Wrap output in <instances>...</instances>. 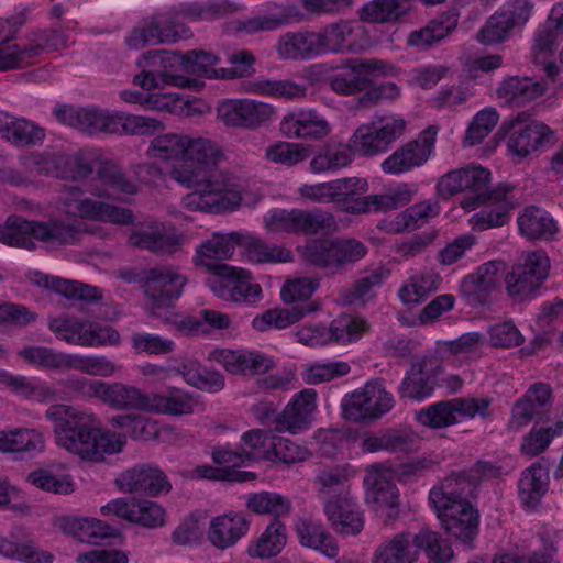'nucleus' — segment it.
<instances>
[{
	"instance_id": "f257e3e1",
	"label": "nucleus",
	"mask_w": 563,
	"mask_h": 563,
	"mask_svg": "<svg viewBox=\"0 0 563 563\" xmlns=\"http://www.w3.org/2000/svg\"><path fill=\"white\" fill-rule=\"evenodd\" d=\"M218 144L206 137H188L183 164L172 168V177L192 191L185 195L181 206L188 211L220 214L240 207L241 192L235 186L214 179V170L223 158Z\"/></svg>"
},
{
	"instance_id": "f03ea898",
	"label": "nucleus",
	"mask_w": 563,
	"mask_h": 563,
	"mask_svg": "<svg viewBox=\"0 0 563 563\" xmlns=\"http://www.w3.org/2000/svg\"><path fill=\"white\" fill-rule=\"evenodd\" d=\"M218 62L213 53L199 49L148 51L139 59L143 70L134 76L133 82L147 91L165 87L200 91L205 87L201 78L214 76L212 66Z\"/></svg>"
},
{
	"instance_id": "7ed1b4c3",
	"label": "nucleus",
	"mask_w": 563,
	"mask_h": 563,
	"mask_svg": "<svg viewBox=\"0 0 563 563\" xmlns=\"http://www.w3.org/2000/svg\"><path fill=\"white\" fill-rule=\"evenodd\" d=\"M77 210L87 220L133 225L128 235V245L156 256L174 255L181 250L185 242L184 234L173 222L147 220L135 223L134 213L124 207L86 198L79 201Z\"/></svg>"
},
{
	"instance_id": "20e7f679",
	"label": "nucleus",
	"mask_w": 563,
	"mask_h": 563,
	"mask_svg": "<svg viewBox=\"0 0 563 563\" xmlns=\"http://www.w3.org/2000/svg\"><path fill=\"white\" fill-rule=\"evenodd\" d=\"M430 460H386L373 464L364 478L366 501L376 510H387L388 517L397 515L399 493L394 481L412 482L424 475Z\"/></svg>"
},
{
	"instance_id": "39448f33",
	"label": "nucleus",
	"mask_w": 563,
	"mask_h": 563,
	"mask_svg": "<svg viewBox=\"0 0 563 563\" xmlns=\"http://www.w3.org/2000/svg\"><path fill=\"white\" fill-rule=\"evenodd\" d=\"M423 549L434 563H445L453 558V550L448 540L438 532L422 528L417 534L400 532L380 543L373 555V563H413L417 553L412 550Z\"/></svg>"
},
{
	"instance_id": "423d86ee",
	"label": "nucleus",
	"mask_w": 563,
	"mask_h": 563,
	"mask_svg": "<svg viewBox=\"0 0 563 563\" xmlns=\"http://www.w3.org/2000/svg\"><path fill=\"white\" fill-rule=\"evenodd\" d=\"M509 472L510 468L500 465L498 460H478L474 468L454 472L446 476L439 486L433 487L429 493V501L432 508L470 503L468 499L475 496L481 479L498 478Z\"/></svg>"
},
{
	"instance_id": "0eeeda50",
	"label": "nucleus",
	"mask_w": 563,
	"mask_h": 563,
	"mask_svg": "<svg viewBox=\"0 0 563 563\" xmlns=\"http://www.w3.org/2000/svg\"><path fill=\"white\" fill-rule=\"evenodd\" d=\"M366 245L354 238H314L301 247L306 263L332 274L340 273L367 254Z\"/></svg>"
},
{
	"instance_id": "6e6552de",
	"label": "nucleus",
	"mask_w": 563,
	"mask_h": 563,
	"mask_svg": "<svg viewBox=\"0 0 563 563\" xmlns=\"http://www.w3.org/2000/svg\"><path fill=\"white\" fill-rule=\"evenodd\" d=\"M241 451L229 445L218 446L211 457H308V450L292 440L261 429L241 435Z\"/></svg>"
},
{
	"instance_id": "1a4fd4ad",
	"label": "nucleus",
	"mask_w": 563,
	"mask_h": 563,
	"mask_svg": "<svg viewBox=\"0 0 563 563\" xmlns=\"http://www.w3.org/2000/svg\"><path fill=\"white\" fill-rule=\"evenodd\" d=\"M70 239V223L59 219L47 222L26 220L20 216L8 217L5 224L0 229V242L12 247L32 250L33 240L63 244Z\"/></svg>"
},
{
	"instance_id": "9d476101",
	"label": "nucleus",
	"mask_w": 563,
	"mask_h": 563,
	"mask_svg": "<svg viewBox=\"0 0 563 563\" xmlns=\"http://www.w3.org/2000/svg\"><path fill=\"white\" fill-rule=\"evenodd\" d=\"M395 406L394 395L382 380L367 382L341 400L342 416L351 422H372L388 413Z\"/></svg>"
},
{
	"instance_id": "9b49d317",
	"label": "nucleus",
	"mask_w": 563,
	"mask_h": 563,
	"mask_svg": "<svg viewBox=\"0 0 563 563\" xmlns=\"http://www.w3.org/2000/svg\"><path fill=\"white\" fill-rule=\"evenodd\" d=\"M93 173L102 184L115 191L126 195L137 191L136 185L126 177L122 168L106 158L100 150L85 148L73 155V180L78 177L87 178Z\"/></svg>"
},
{
	"instance_id": "f8f14e48",
	"label": "nucleus",
	"mask_w": 563,
	"mask_h": 563,
	"mask_svg": "<svg viewBox=\"0 0 563 563\" xmlns=\"http://www.w3.org/2000/svg\"><path fill=\"white\" fill-rule=\"evenodd\" d=\"M265 225L269 231L286 232L290 234H317L331 229L334 217L322 210L312 211L297 208H273L264 217Z\"/></svg>"
},
{
	"instance_id": "ddd939ff",
	"label": "nucleus",
	"mask_w": 563,
	"mask_h": 563,
	"mask_svg": "<svg viewBox=\"0 0 563 563\" xmlns=\"http://www.w3.org/2000/svg\"><path fill=\"white\" fill-rule=\"evenodd\" d=\"M525 114L518 113L508 125L504 123L507 132L508 153L519 159L544 151L554 139V131L545 123L537 120L525 121Z\"/></svg>"
},
{
	"instance_id": "4468645a",
	"label": "nucleus",
	"mask_w": 563,
	"mask_h": 563,
	"mask_svg": "<svg viewBox=\"0 0 563 563\" xmlns=\"http://www.w3.org/2000/svg\"><path fill=\"white\" fill-rule=\"evenodd\" d=\"M406 121L399 117H387L378 123L358 126L346 144L353 157L374 156L386 152L389 146L401 136Z\"/></svg>"
},
{
	"instance_id": "2eb2a0df",
	"label": "nucleus",
	"mask_w": 563,
	"mask_h": 563,
	"mask_svg": "<svg viewBox=\"0 0 563 563\" xmlns=\"http://www.w3.org/2000/svg\"><path fill=\"white\" fill-rule=\"evenodd\" d=\"M78 411L73 407V455L78 457H103L120 453L125 435L108 429L78 426Z\"/></svg>"
},
{
	"instance_id": "dca6fc26",
	"label": "nucleus",
	"mask_w": 563,
	"mask_h": 563,
	"mask_svg": "<svg viewBox=\"0 0 563 563\" xmlns=\"http://www.w3.org/2000/svg\"><path fill=\"white\" fill-rule=\"evenodd\" d=\"M84 391L89 397H96L112 409H140L146 411L147 393L140 388L122 383H106L96 379H79L73 377V394Z\"/></svg>"
},
{
	"instance_id": "f3484780",
	"label": "nucleus",
	"mask_w": 563,
	"mask_h": 563,
	"mask_svg": "<svg viewBox=\"0 0 563 563\" xmlns=\"http://www.w3.org/2000/svg\"><path fill=\"white\" fill-rule=\"evenodd\" d=\"M208 269L220 278L219 296L224 300L253 305L261 300L262 288L251 280L246 269L224 263H205Z\"/></svg>"
},
{
	"instance_id": "a211bd4d",
	"label": "nucleus",
	"mask_w": 563,
	"mask_h": 563,
	"mask_svg": "<svg viewBox=\"0 0 563 563\" xmlns=\"http://www.w3.org/2000/svg\"><path fill=\"white\" fill-rule=\"evenodd\" d=\"M321 56L339 53H360L367 49L371 40L363 26L351 21H339L316 31Z\"/></svg>"
},
{
	"instance_id": "6ab92c4d",
	"label": "nucleus",
	"mask_w": 563,
	"mask_h": 563,
	"mask_svg": "<svg viewBox=\"0 0 563 563\" xmlns=\"http://www.w3.org/2000/svg\"><path fill=\"white\" fill-rule=\"evenodd\" d=\"M438 132L435 125L426 128L416 140L395 151L382 163L383 172L399 175L423 165L434 151Z\"/></svg>"
},
{
	"instance_id": "aec40b11",
	"label": "nucleus",
	"mask_w": 563,
	"mask_h": 563,
	"mask_svg": "<svg viewBox=\"0 0 563 563\" xmlns=\"http://www.w3.org/2000/svg\"><path fill=\"white\" fill-rule=\"evenodd\" d=\"M442 374L443 366L428 361L427 357L416 356L399 385V394L402 398L417 402L424 401L441 385Z\"/></svg>"
},
{
	"instance_id": "412c9836",
	"label": "nucleus",
	"mask_w": 563,
	"mask_h": 563,
	"mask_svg": "<svg viewBox=\"0 0 563 563\" xmlns=\"http://www.w3.org/2000/svg\"><path fill=\"white\" fill-rule=\"evenodd\" d=\"M186 284V276L173 266L152 267L144 272V292L156 308L172 307L181 297Z\"/></svg>"
},
{
	"instance_id": "4be33fe9",
	"label": "nucleus",
	"mask_w": 563,
	"mask_h": 563,
	"mask_svg": "<svg viewBox=\"0 0 563 563\" xmlns=\"http://www.w3.org/2000/svg\"><path fill=\"white\" fill-rule=\"evenodd\" d=\"M307 20L308 15L297 3L266 1L258 14L243 21L242 30L247 33L271 32Z\"/></svg>"
},
{
	"instance_id": "5701e85b",
	"label": "nucleus",
	"mask_w": 563,
	"mask_h": 563,
	"mask_svg": "<svg viewBox=\"0 0 563 563\" xmlns=\"http://www.w3.org/2000/svg\"><path fill=\"white\" fill-rule=\"evenodd\" d=\"M191 36V30L176 22L173 18L165 20L152 19L145 25L134 27L125 37V45L130 49H141L147 45L172 44Z\"/></svg>"
},
{
	"instance_id": "b1692460",
	"label": "nucleus",
	"mask_w": 563,
	"mask_h": 563,
	"mask_svg": "<svg viewBox=\"0 0 563 563\" xmlns=\"http://www.w3.org/2000/svg\"><path fill=\"white\" fill-rule=\"evenodd\" d=\"M23 14H15L0 20V71L21 68L38 55V47L32 44L20 45L9 43V37H14L24 24Z\"/></svg>"
},
{
	"instance_id": "393cba45",
	"label": "nucleus",
	"mask_w": 563,
	"mask_h": 563,
	"mask_svg": "<svg viewBox=\"0 0 563 563\" xmlns=\"http://www.w3.org/2000/svg\"><path fill=\"white\" fill-rule=\"evenodd\" d=\"M217 111L225 125L253 129L269 120L273 108L264 102L240 98L222 100Z\"/></svg>"
},
{
	"instance_id": "a878e982",
	"label": "nucleus",
	"mask_w": 563,
	"mask_h": 563,
	"mask_svg": "<svg viewBox=\"0 0 563 563\" xmlns=\"http://www.w3.org/2000/svg\"><path fill=\"white\" fill-rule=\"evenodd\" d=\"M317 409V391L306 388L296 393L275 418V430L299 434L310 428L312 413Z\"/></svg>"
},
{
	"instance_id": "bb28decb",
	"label": "nucleus",
	"mask_w": 563,
	"mask_h": 563,
	"mask_svg": "<svg viewBox=\"0 0 563 563\" xmlns=\"http://www.w3.org/2000/svg\"><path fill=\"white\" fill-rule=\"evenodd\" d=\"M554 396L550 384L536 382L529 386L522 397L512 406L510 423L522 428L533 419L548 413L553 405Z\"/></svg>"
},
{
	"instance_id": "cd10ccee",
	"label": "nucleus",
	"mask_w": 563,
	"mask_h": 563,
	"mask_svg": "<svg viewBox=\"0 0 563 563\" xmlns=\"http://www.w3.org/2000/svg\"><path fill=\"white\" fill-rule=\"evenodd\" d=\"M384 63L376 59H347L345 69L333 74L329 79L332 91L340 96H353L365 92L369 86L367 75L380 71Z\"/></svg>"
},
{
	"instance_id": "c85d7f7f",
	"label": "nucleus",
	"mask_w": 563,
	"mask_h": 563,
	"mask_svg": "<svg viewBox=\"0 0 563 563\" xmlns=\"http://www.w3.org/2000/svg\"><path fill=\"white\" fill-rule=\"evenodd\" d=\"M443 529L462 543L471 545L478 533L479 515L471 503L433 508Z\"/></svg>"
},
{
	"instance_id": "c756f323",
	"label": "nucleus",
	"mask_w": 563,
	"mask_h": 563,
	"mask_svg": "<svg viewBox=\"0 0 563 563\" xmlns=\"http://www.w3.org/2000/svg\"><path fill=\"white\" fill-rule=\"evenodd\" d=\"M115 485L123 493H140L152 497L170 489L166 475L147 466H136L121 473L115 478Z\"/></svg>"
},
{
	"instance_id": "7c9ffc66",
	"label": "nucleus",
	"mask_w": 563,
	"mask_h": 563,
	"mask_svg": "<svg viewBox=\"0 0 563 563\" xmlns=\"http://www.w3.org/2000/svg\"><path fill=\"white\" fill-rule=\"evenodd\" d=\"M279 129L289 139L320 140L330 132L328 121L313 109H297L287 113Z\"/></svg>"
},
{
	"instance_id": "2f4dec72",
	"label": "nucleus",
	"mask_w": 563,
	"mask_h": 563,
	"mask_svg": "<svg viewBox=\"0 0 563 563\" xmlns=\"http://www.w3.org/2000/svg\"><path fill=\"white\" fill-rule=\"evenodd\" d=\"M250 530V521L243 514L227 512L211 519L208 530V541L218 550L234 547Z\"/></svg>"
},
{
	"instance_id": "473e14b6",
	"label": "nucleus",
	"mask_w": 563,
	"mask_h": 563,
	"mask_svg": "<svg viewBox=\"0 0 563 563\" xmlns=\"http://www.w3.org/2000/svg\"><path fill=\"white\" fill-rule=\"evenodd\" d=\"M324 511L333 530L343 537L357 536L364 528V514L350 497L329 500Z\"/></svg>"
},
{
	"instance_id": "72a5a7b5",
	"label": "nucleus",
	"mask_w": 563,
	"mask_h": 563,
	"mask_svg": "<svg viewBox=\"0 0 563 563\" xmlns=\"http://www.w3.org/2000/svg\"><path fill=\"white\" fill-rule=\"evenodd\" d=\"M319 44L316 31H288L279 36L276 52L285 60L307 62L321 57Z\"/></svg>"
},
{
	"instance_id": "f704fd0d",
	"label": "nucleus",
	"mask_w": 563,
	"mask_h": 563,
	"mask_svg": "<svg viewBox=\"0 0 563 563\" xmlns=\"http://www.w3.org/2000/svg\"><path fill=\"white\" fill-rule=\"evenodd\" d=\"M519 233L529 241L549 242L560 231L559 222L545 209L531 205L525 207L517 217Z\"/></svg>"
},
{
	"instance_id": "c9c22d12",
	"label": "nucleus",
	"mask_w": 563,
	"mask_h": 563,
	"mask_svg": "<svg viewBox=\"0 0 563 563\" xmlns=\"http://www.w3.org/2000/svg\"><path fill=\"white\" fill-rule=\"evenodd\" d=\"M214 358L231 374L254 376L269 372L274 363L264 354L254 351L219 350Z\"/></svg>"
},
{
	"instance_id": "e433bc0d",
	"label": "nucleus",
	"mask_w": 563,
	"mask_h": 563,
	"mask_svg": "<svg viewBox=\"0 0 563 563\" xmlns=\"http://www.w3.org/2000/svg\"><path fill=\"white\" fill-rule=\"evenodd\" d=\"M459 13L442 12L424 26L409 33L407 44L410 47L427 49L451 35L459 24Z\"/></svg>"
},
{
	"instance_id": "4c0bfd02",
	"label": "nucleus",
	"mask_w": 563,
	"mask_h": 563,
	"mask_svg": "<svg viewBox=\"0 0 563 563\" xmlns=\"http://www.w3.org/2000/svg\"><path fill=\"white\" fill-rule=\"evenodd\" d=\"M415 444L416 440L411 432L402 429H386L365 437L362 441V452L364 454L409 453Z\"/></svg>"
},
{
	"instance_id": "58836bf2",
	"label": "nucleus",
	"mask_w": 563,
	"mask_h": 563,
	"mask_svg": "<svg viewBox=\"0 0 563 563\" xmlns=\"http://www.w3.org/2000/svg\"><path fill=\"white\" fill-rule=\"evenodd\" d=\"M147 397L146 411L167 416H184L194 412V397L185 389L168 387L163 393H150Z\"/></svg>"
},
{
	"instance_id": "ea45409f",
	"label": "nucleus",
	"mask_w": 563,
	"mask_h": 563,
	"mask_svg": "<svg viewBox=\"0 0 563 563\" xmlns=\"http://www.w3.org/2000/svg\"><path fill=\"white\" fill-rule=\"evenodd\" d=\"M22 167L32 168L33 175L51 178L70 179V155L54 152H35L19 158Z\"/></svg>"
},
{
	"instance_id": "a19ab883",
	"label": "nucleus",
	"mask_w": 563,
	"mask_h": 563,
	"mask_svg": "<svg viewBox=\"0 0 563 563\" xmlns=\"http://www.w3.org/2000/svg\"><path fill=\"white\" fill-rule=\"evenodd\" d=\"M319 309L320 306L317 302H310L305 307L292 306L290 308L268 309L253 319L252 327L260 332H266L271 329L284 330Z\"/></svg>"
},
{
	"instance_id": "79ce46f5",
	"label": "nucleus",
	"mask_w": 563,
	"mask_h": 563,
	"mask_svg": "<svg viewBox=\"0 0 563 563\" xmlns=\"http://www.w3.org/2000/svg\"><path fill=\"white\" fill-rule=\"evenodd\" d=\"M287 544V528L279 519H273L265 530L246 549L252 559H272L277 556Z\"/></svg>"
},
{
	"instance_id": "37998d69",
	"label": "nucleus",
	"mask_w": 563,
	"mask_h": 563,
	"mask_svg": "<svg viewBox=\"0 0 563 563\" xmlns=\"http://www.w3.org/2000/svg\"><path fill=\"white\" fill-rule=\"evenodd\" d=\"M0 385L15 397L24 400H35L41 404H46L54 398V393L46 384L33 377L13 374L7 369H0Z\"/></svg>"
},
{
	"instance_id": "c03bdc74",
	"label": "nucleus",
	"mask_w": 563,
	"mask_h": 563,
	"mask_svg": "<svg viewBox=\"0 0 563 563\" xmlns=\"http://www.w3.org/2000/svg\"><path fill=\"white\" fill-rule=\"evenodd\" d=\"M549 488V472L540 462L522 472L518 483L519 499L527 508H536Z\"/></svg>"
},
{
	"instance_id": "a18cd8bd",
	"label": "nucleus",
	"mask_w": 563,
	"mask_h": 563,
	"mask_svg": "<svg viewBox=\"0 0 563 563\" xmlns=\"http://www.w3.org/2000/svg\"><path fill=\"white\" fill-rule=\"evenodd\" d=\"M184 380L201 391L216 394L224 388V376L216 369L202 365L197 360H186L178 366Z\"/></svg>"
},
{
	"instance_id": "49530a36",
	"label": "nucleus",
	"mask_w": 563,
	"mask_h": 563,
	"mask_svg": "<svg viewBox=\"0 0 563 563\" xmlns=\"http://www.w3.org/2000/svg\"><path fill=\"white\" fill-rule=\"evenodd\" d=\"M45 448L43 434L31 428L0 430V452L2 453H42Z\"/></svg>"
},
{
	"instance_id": "de8ad7c7",
	"label": "nucleus",
	"mask_w": 563,
	"mask_h": 563,
	"mask_svg": "<svg viewBox=\"0 0 563 563\" xmlns=\"http://www.w3.org/2000/svg\"><path fill=\"white\" fill-rule=\"evenodd\" d=\"M296 532L302 547L317 550L331 559L338 555L339 547L334 537L320 521L302 519L297 523Z\"/></svg>"
},
{
	"instance_id": "09e8293b",
	"label": "nucleus",
	"mask_w": 563,
	"mask_h": 563,
	"mask_svg": "<svg viewBox=\"0 0 563 563\" xmlns=\"http://www.w3.org/2000/svg\"><path fill=\"white\" fill-rule=\"evenodd\" d=\"M547 90L542 80L512 76L506 78L497 89L500 98L517 106H522L541 97Z\"/></svg>"
},
{
	"instance_id": "8fccbe9b",
	"label": "nucleus",
	"mask_w": 563,
	"mask_h": 563,
	"mask_svg": "<svg viewBox=\"0 0 563 563\" xmlns=\"http://www.w3.org/2000/svg\"><path fill=\"white\" fill-rule=\"evenodd\" d=\"M119 341L120 334L111 325L99 322L82 323L73 318V344L104 346L117 345Z\"/></svg>"
},
{
	"instance_id": "3c124183",
	"label": "nucleus",
	"mask_w": 563,
	"mask_h": 563,
	"mask_svg": "<svg viewBox=\"0 0 563 563\" xmlns=\"http://www.w3.org/2000/svg\"><path fill=\"white\" fill-rule=\"evenodd\" d=\"M441 282V276L432 271L416 273L399 288V299L406 305L422 302L438 290Z\"/></svg>"
},
{
	"instance_id": "603ef678",
	"label": "nucleus",
	"mask_w": 563,
	"mask_h": 563,
	"mask_svg": "<svg viewBox=\"0 0 563 563\" xmlns=\"http://www.w3.org/2000/svg\"><path fill=\"white\" fill-rule=\"evenodd\" d=\"M174 18L188 22L211 21L227 12L224 0L184 1L172 7Z\"/></svg>"
},
{
	"instance_id": "864d4df0",
	"label": "nucleus",
	"mask_w": 563,
	"mask_h": 563,
	"mask_svg": "<svg viewBox=\"0 0 563 563\" xmlns=\"http://www.w3.org/2000/svg\"><path fill=\"white\" fill-rule=\"evenodd\" d=\"M352 162L353 155L346 144L324 145L311 158L310 168L314 174L335 173Z\"/></svg>"
},
{
	"instance_id": "5fc2aeb1",
	"label": "nucleus",
	"mask_w": 563,
	"mask_h": 563,
	"mask_svg": "<svg viewBox=\"0 0 563 563\" xmlns=\"http://www.w3.org/2000/svg\"><path fill=\"white\" fill-rule=\"evenodd\" d=\"M245 507L256 515H272L274 519L287 516L291 511V503L275 492L250 493L245 496Z\"/></svg>"
},
{
	"instance_id": "6e6d98bb",
	"label": "nucleus",
	"mask_w": 563,
	"mask_h": 563,
	"mask_svg": "<svg viewBox=\"0 0 563 563\" xmlns=\"http://www.w3.org/2000/svg\"><path fill=\"white\" fill-rule=\"evenodd\" d=\"M246 91L275 99L295 100L305 97L307 89L305 86L289 79L257 78L247 84Z\"/></svg>"
},
{
	"instance_id": "4d7b16f0",
	"label": "nucleus",
	"mask_w": 563,
	"mask_h": 563,
	"mask_svg": "<svg viewBox=\"0 0 563 563\" xmlns=\"http://www.w3.org/2000/svg\"><path fill=\"white\" fill-rule=\"evenodd\" d=\"M462 169L464 192H472L462 206L465 209H476L484 203V192L490 183V170L481 165H471Z\"/></svg>"
},
{
	"instance_id": "13d9d810",
	"label": "nucleus",
	"mask_w": 563,
	"mask_h": 563,
	"mask_svg": "<svg viewBox=\"0 0 563 563\" xmlns=\"http://www.w3.org/2000/svg\"><path fill=\"white\" fill-rule=\"evenodd\" d=\"M562 435L563 415L550 426H533L523 437L521 450L526 455L538 456L550 446L555 438H560Z\"/></svg>"
},
{
	"instance_id": "bf43d9fd",
	"label": "nucleus",
	"mask_w": 563,
	"mask_h": 563,
	"mask_svg": "<svg viewBox=\"0 0 563 563\" xmlns=\"http://www.w3.org/2000/svg\"><path fill=\"white\" fill-rule=\"evenodd\" d=\"M347 179H353V181H350L347 185H345V190H342L343 195L339 197L336 203L339 209L351 214L367 213L374 209L372 196H357L367 191V180L358 177H347Z\"/></svg>"
},
{
	"instance_id": "052dcab7",
	"label": "nucleus",
	"mask_w": 563,
	"mask_h": 563,
	"mask_svg": "<svg viewBox=\"0 0 563 563\" xmlns=\"http://www.w3.org/2000/svg\"><path fill=\"white\" fill-rule=\"evenodd\" d=\"M242 246L252 263H288L292 260L291 252L283 246L268 245L256 236H245Z\"/></svg>"
},
{
	"instance_id": "680f3d73",
	"label": "nucleus",
	"mask_w": 563,
	"mask_h": 563,
	"mask_svg": "<svg viewBox=\"0 0 563 563\" xmlns=\"http://www.w3.org/2000/svg\"><path fill=\"white\" fill-rule=\"evenodd\" d=\"M243 242L244 235L239 232L216 233L197 249V257H205L210 261L230 260L235 247L242 246Z\"/></svg>"
},
{
	"instance_id": "e2e57ef3",
	"label": "nucleus",
	"mask_w": 563,
	"mask_h": 563,
	"mask_svg": "<svg viewBox=\"0 0 563 563\" xmlns=\"http://www.w3.org/2000/svg\"><path fill=\"white\" fill-rule=\"evenodd\" d=\"M497 280L483 279L482 276L468 274L461 283L460 294L466 305L473 308H484L492 302V295Z\"/></svg>"
},
{
	"instance_id": "0e129e2a",
	"label": "nucleus",
	"mask_w": 563,
	"mask_h": 563,
	"mask_svg": "<svg viewBox=\"0 0 563 563\" xmlns=\"http://www.w3.org/2000/svg\"><path fill=\"white\" fill-rule=\"evenodd\" d=\"M112 423L136 441L156 440L162 430L157 421L140 415H119L112 418Z\"/></svg>"
},
{
	"instance_id": "69168bd1",
	"label": "nucleus",
	"mask_w": 563,
	"mask_h": 563,
	"mask_svg": "<svg viewBox=\"0 0 563 563\" xmlns=\"http://www.w3.org/2000/svg\"><path fill=\"white\" fill-rule=\"evenodd\" d=\"M227 460H213V464H201L189 472L192 479L247 482L255 478L252 472L240 471L224 464Z\"/></svg>"
},
{
	"instance_id": "338daca9",
	"label": "nucleus",
	"mask_w": 563,
	"mask_h": 563,
	"mask_svg": "<svg viewBox=\"0 0 563 563\" xmlns=\"http://www.w3.org/2000/svg\"><path fill=\"white\" fill-rule=\"evenodd\" d=\"M112 113L93 108L73 109V128L88 135L112 133Z\"/></svg>"
},
{
	"instance_id": "774afa93",
	"label": "nucleus",
	"mask_w": 563,
	"mask_h": 563,
	"mask_svg": "<svg viewBox=\"0 0 563 563\" xmlns=\"http://www.w3.org/2000/svg\"><path fill=\"white\" fill-rule=\"evenodd\" d=\"M418 420L421 424L431 429H443L457 424L453 398L435 401L422 408L418 413Z\"/></svg>"
}]
</instances>
